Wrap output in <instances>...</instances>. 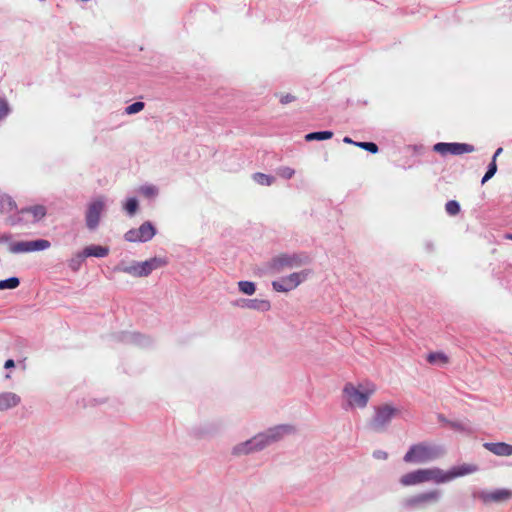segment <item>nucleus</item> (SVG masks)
Masks as SVG:
<instances>
[{"label": "nucleus", "instance_id": "obj_1", "mask_svg": "<svg viewBox=\"0 0 512 512\" xmlns=\"http://www.w3.org/2000/svg\"><path fill=\"white\" fill-rule=\"evenodd\" d=\"M295 428L290 424H280L254 435L252 438L233 446L231 453L235 457L260 452L268 446L280 441L285 435L294 433Z\"/></svg>", "mask_w": 512, "mask_h": 512}, {"label": "nucleus", "instance_id": "obj_2", "mask_svg": "<svg viewBox=\"0 0 512 512\" xmlns=\"http://www.w3.org/2000/svg\"><path fill=\"white\" fill-rule=\"evenodd\" d=\"M446 454L444 446L430 442H420L409 447L403 461L412 464H426L442 458Z\"/></svg>", "mask_w": 512, "mask_h": 512}, {"label": "nucleus", "instance_id": "obj_3", "mask_svg": "<svg viewBox=\"0 0 512 512\" xmlns=\"http://www.w3.org/2000/svg\"><path fill=\"white\" fill-rule=\"evenodd\" d=\"M477 470V466L472 464L453 466L447 471H444L439 467L425 468L426 482L444 484L453 481L456 478L472 474Z\"/></svg>", "mask_w": 512, "mask_h": 512}, {"label": "nucleus", "instance_id": "obj_4", "mask_svg": "<svg viewBox=\"0 0 512 512\" xmlns=\"http://www.w3.org/2000/svg\"><path fill=\"white\" fill-rule=\"evenodd\" d=\"M375 391L376 387L371 382L360 384L359 386L346 383L343 388V394L351 408H365Z\"/></svg>", "mask_w": 512, "mask_h": 512}, {"label": "nucleus", "instance_id": "obj_5", "mask_svg": "<svg viewBox=\"0 0 512 512\" xmlns=\"http://www.w3.org/2000/svg\"><path fill=\"white\" fill-rule=\"evenodd\" d=\"M400 413L399 409L392 404H382L374 407V414L370 419L369 428L377 433L385 432L393 418Z\"/></svg>", "mask_w": 512, "mask_h": 512}, {"label": "nucleus", "instance_id": "obj_6", "mask_svg": "<svg viewBox=\"0 0 512 512\" xmlns=\"http://www.w3.org/2000/svg\"><path fill=\"white\" fill-rule=\"evenodd\" d=\"M440 489H430L424 492L404 498L401 501V507L407 511L425 509L429 505L437 504L442 498Z\"/></svg>", "mask_w": 512, "mask_h": 512}, {"label": "nucleus", "instance_id": "obj_7", "mask_svg": "<svg viewBox=\"0 0 512 512\" xmlns=\"http://www.w3.org/2000/svg\"><path fill=\"white\" fill-rule=\"evenodd\" d=\"M307 260L306 256L299 254H281L271 259L268 268L271 273L279 274L285 269L298 268Z\"/></svg>", "mask_w": 512, "mask_h": 512}, {"label": "nucleus", "instance_id": "obj_8", "mask_svg": "<svg viewBox=\"0 0 512 512\" xmlns=\"http://www.w3.org/2000/svg\"><path fill=\"white\" fill-rule=\"evenodd\" d=\"M104 210L105 199L102 196L93 199L88 204L87 210L85 212V223L88 230L95 231L98 228Z\"/></svg>", "mask_w": 512, "mask_h": 512}, {"label": "nucleus", "instance_id": "obj_9", "mask_svg": "<svg viewBox=\"0 0 512 512\" xmlns=\"http://www.w3.org/2000/svg\"><path fill=\"white\" fill-rule=\"evenodd\" d=\"M309 274L310 271L308 270L291 273L290 275L282 277L279 280L272 281V288L276 292H289L304 282Z\"/></svg>", "mask_w": 512, "mask_h": 512}, {"label": "nucleus", "instance_id": "obj_10", "mask_svg": "<svg viewBox=\"0 0 512 512\" xmlns=\"http://www.w3.org/2000/svg\"><path fill=\"white\" fill-rule=\"evenodd\" d=\"M474 499H479L483 504H492V503H503L512 497V491L509 489H495V490H477L472 494Z\"/></svg>", "mask_w": 512, "mask_h": 512}, {"label": "nucleus", "instance_id": "obj_11", "mask_svg": "<svg viewBox=\"0 0 512 512\" xmlns=\"http://www.w3.org/2000/svg\"><path fill=\"white\" fill-rule=\"evenodd\" d=\"M156 235V228L150 221H145L139 228H132L124 234L128 242H148Z\"/></svg>", "mask_w": 512, "mask_h": 512}, {"label": "nucleus", "instance_id": "obj_12", "mask_svg": "<svg viewBox=\"0 0 512 512\" xmlns=\"http://www.w3.org/2000/svg\"><path fill=\"white\" fill-rule=\"evenodd\" d=\"M51 243L46 239H37L32 241H18L9 244V252L13 254L29 253L43 251L50 248Z\"/></svg>", "mask_w": 512, "mask_h": 512}, {"label": "nucleus", "instance_id": "obj_13", "mask_svg": "<svg viewBox=\"0 0 512 512\" xmlns=\"http://www.w3.org/2000/svg\"><path fill=\"white\" fill-rule=\"evenodd\" d=\"M433 150L442 156L447 154L451 155H462L465 153H471L475 151V147L471 144L467 143H457V142H439L433 146Z\"/></svg>", "mask_w": 512, "mask_h": 512}, {"label": "nucleus", "instance_id": "obj_14", "mask_svg": "<svg viewBox=\"0 0 512 512\" xmlns=\"http://www.w3.org/2000/svg\"><path fill=\"white\" fill-rule=\"evenodd\" d=\"M426 482V471L424 469H418L408 472L402 475L399 479V483L402 486H414Z\"/></svg>", "mask_w": 512, "mask_h": 512}, {"label": "nucleus", "instance_id": "obj_15", "mask_svg": "<svg viewBox=\"0 0 512 512\" xmlns=\"http://www.w3.org/2000/svg\"><path fill=\"white\" fill-rule=\"evenodd\" d=\"M236 304L242 308L257 310L261 312L269 311L271 308L270 302L264 299H241Z\"/></svg>", "mask_w": 512, "mask_h": 512}, {"label": "nucleus", "instance_id": "obj_16", "mask_svg": "<svg viewBox=\"0 0 512 512\" xmlns=\"http://www.w3.org/2000/svg\"><path fill=\"white\" fill-rule=\"evenodd\" d=\"M139 268L142 277L149 276L154 270L166 265V261L162 258L153 257L143 262H139Z\"/></svg>", "mask_w": 512, "mask_h": 512}, {"label": "nucleus", "instance_id": "obj_17", "mask_svg": "<svg viewBox=\"0 0 512 512\" xmlns=\"http://www.w3.org/2000/svg\"><path fill=\"white\" fill-rule=\"evenodd\" d=\"M483 446L490 452L498 456H510L512 455V445L504 442H486Z\"/></svg>", "mask_w": 512, "mask_h": 512}, {"label": "nucleus", "instance_id": "obj_18", "mask_svg": "<svg viewBox=\"0 0 512 512\" xmlns=\"http://www.w3.org/2000/svg\"><path fill=\"white\" fill-rule=\"evenodd\" d=\"M21 401L20 396L13 392L0 393V411L16 407Z\"/></svg>", "mask_w": 512, "mask_h": 512}, {"label": "nucleus", "instance_id": "obj_19", "mask_svg": "<svg viewBox=\"0 0 512 512\" xmlns=\"http://www.w3.org/2000/svg\"><path fill=\"white\" fill-rule=\"evenodd\" d=\"M19 213L20 214H30L33 218L32 221L38 222L46 216L47 210H46V207L43 205H34V206H29V207L21 209L19 211Z\"/></svg>", "mask_w": 512, "mask_h": 512}, {"label": "nucleus", "instance_id": "obj_20", "mask_svg": "<svg viewBox=\"0 0 512 512\" xmlns=\"http://www.w3.org/2000/svg\"><path fill=\"white\" fill-rule=\"evenodd\" d=\"M82 251H83V254H85L86 258H88V257L104 258L110 252L109 247L101 246V245H89V246H86Z\"/></svg>", "mask_w": 512, "mask_h": 512}, {"label": "nucleus", "instance_id": "obj_21", "mask_svg": "<svg viewBox=\"0 0 512 512\" xmlns=\"http://www.w3.org/2000/svg\"><path fill=\"white\" fill-rule=\"evenodd\" d=\"M139 266V262L137 261H133L129 265L121 262L115 267V271L123 272L134 277H142Z\"/></svg>", "mask_w": 512, "mask_h": 512}, {"label": "nucleus", "instance_id": "obj_22", "mask_svg": "<svg viewBox=\"0 0 512 512\" xmlns=\"http://www.w3.org/2000/svg\"><path fill=\"white\" fill-rule=\"evenodd\" d=\"M16 208L15 201L9 195L0 191V214L10 213Z\"/></svg>", "mask_w": 512, "mask_h": 512}, {"label": "nucleus", "instance_id": "obj_23", "mask_svg": "<svg viewBox=\"0 0 512 512\" xmlns=\"http://www.w3.org/2000/svg\"><path fill=\"white\" fill-rule=\"evenodd\" d=\"M85 260L86 256L83 254V251H78L67 261V265L72 272L76 273L80 270Z\"/></svg>", "mask_w": 512, "mask_h": 512}, {"label": "nucleus", "instance_id": "obj_24", "mask_svg": "<svg viewBox=\"0 0 512 512\" xmlns=\"http://www.w3.org/2000/svg\"><path fill=\"white\" fill-rule=\"evenodd\" d=\"M333 137V132L332 131H316V132H311V133H308L305 135V140L310 142V141H314V140H317V141H322V140H328V139H331Z\"/></svg>", "mask_w": 512, "mask_h": 512}, {"label": "nucleus", "instance_id": "obj_25", "mask_svg": "<svg viewBox=\"0 0 512 512\" xmlns=\"http://www.w3.org/2000/svg\"><path fill=\"white\" fill-rule=\"evenodd\" d=\"M252 177L256 183L263 186H270L275 181V178L273 176L261 172L254 173Z\"/></svg>", "mask_w": 512, "mask_h": 512}, {"label": "nucleus", "instance_id": "obj_26", "mask_svg": "<svg viewBox=\"0 0 512 512\" xmlns=\"http://www.w3.org/2000/svg\"><path fill=\"white\" fill-rule=\"evenodd\" d=\"M139 193L146 198H154L158 195L159 189L152 184H145L140 186Z\"/></svg>", "mask_w": 512, "mask_h": 512}, {"label": "nucleus", "instance_id": "obj_27", "mask_svg": "<svg viewBox=\"0 0 512 512\" xmlns=\"http://www.w3.org/2000/svg\"><path fill=\"white\" fill-rule=\"evenodd\" d=\"M427 361L430 364H446L448 362V357L442 352H432L428 354Z\"/></svg>", "mask_w": 512, "mask_h": 512}, {"label": "nucleus", "instance_id": "obj_28", "mask_svg": "<svg viewBox=\"0 0 512 512\" xmlns=\"http://www.w3.org/2000/svg\"><path fill=\"white\" fill-rule=\"evenodd\" d=\"M238 289L240 292L246 295H253L256 291V285L252 281H239Z\"/></svg>", "mask_w": 512, "mask_h": 512}, {"label": "nucleus", "instance_id": "obj_29", "mask_svg": "<svg viewBox=\"0 0 512 512\" xmlns=\"http://www.w3.org/2000/svg\"><path fill=\"white\" fill-rule=\"evenodd\" d=\"M19 284V278L14 276L4 280H0V290L15 289L19 286Z\"/></svg>", "mask_w": 512, "mask_h": 512}, {"label": "nucleus", "instance_id": "obj_30", "mask_svg": "<svg viewBox=\"0 0 512 512\" xmlns=\"http://www.w3.org/2000/svg\"><path fill=\"white\" fill-rule=\"evenodd\" d=\"M123 208L129 216H133L138 209V200L134 197L128 198L124 203Z\"/></svg>", "mask_w": 512, "mask_h": 512}, {"label": "nucleus", "instance_id": "obj_31", "mask_svg": "<svg viewBox=\"0 0 512 512\" xmlns=\"http://www.w3.org/2000/svg\"><path fill=\"white\" fill-rule=\"evenodd\" d=\"M445 210L447 214L455 216L460 212V204L456 200H449L445 204Z\"/></svg>", "mask_w": 512, "mask_h": 512}, {"label": "nucleus", "instance_id": "obj_32", "mask_svg": "<svg viewBox=\"0 0 512 512\" xmlns=\"http://www.w3.org/2000/svg\"><path fill=\"white\" fill-rule=\"evenodd\" d=\"M496 172H497L496 161H491L488 165L485 175L483 176V178L481 180V183L482 184L486 183L488 180H490L495 175Z\"/></svg>", "mask_w": 512, "mask_h": 512}, {"label": "nucleus", "instance_id": "obj_33", "mask_svg": "<svg viewBox=\"0 0 512 512\" xmlns=\"http://www.w3.org/2000/svg\"><path fill=\"white\" fill-rule=\"evenodd\" d=\"M276 173L284 179H291L295 174V170L288 166H281L276 170Z\"/></svg>", "mask_w": 512, "mask_h": 512}, {"label": "nucleus", "instance_id": "obj_34", "mask_svg": "<svg viewBox=\"0 0 512 512\" xmlns=\"http://www.w3.org/2000/svg\"><path fill=\"white\" fill-rule=\"evenodd\" d=\"M131 341L139 346H142V347H146L151 343L149 338H147L144 335L139 334V333H134L131 336Z\"/></svg>", "mask_w": 512, "mask_h": 512}, {"label": "nucleus", "instance_id": "obj_35", "mask_svg": "<svg viewBox=\"0 0 512 512\" xmlns=\"http://www.w3.org/2000/svg\"><path fill=\"white\" fill-rule=\"evenodd\" d=\"M11 112L8 101L0 97V121L4 120Z\"/></svg>", "mask_w": 512, "mask_h": 512}, {"label": "nucleus", "instance_id": "obj_36", "mask_svg": "<svg viewBox=\"0 0 512 512\" xmlns=\"http://www.w3.org/2000/svg\"><path fill=\"white\" fill-rule=\"evenodd\" d=\"M144 106V102L136 101L125 108V113L129 115L138 113L144 109Z\"/></svg>", "mask_w": 512, "mask_h": 512}, {"label": "nucleus", "instance_id": "obj_37", "mask_svg": "<svg viewBox=\"0 0 512 512\" xmlns=\"http://www.w3.org/2000/svg\"><path fill=\"white\" fill-rule=\"evenodd\" d=\"M447 425H449L455 431L470 432L467 424L462 421H447Z\"/></svg>", "mask_w": 512, "mask_h": 512}, {"label": "nucleus", "instance_id": "obj_38", "mask_svg": "<svg viewBox=\"0 0 512 512\" xmlns=\"http://www.w3.org/2000/svg\"><path fill=\"white\" fill-rule=\"evenodd\" d=\"M356 146L372 153V154H375L378 152V146L374 143V142H358V143H355Z\"/></svg>", "mask_w": 512, "mask_h": 512}, {"label": "nucleus", "instance_id": "obj_39", "mask_svg": "<svg viewBox=\"0 0 512 512\" xmlns=\"http://www.w3.org/2000/svg\"><path fill=\"white\" fill-rule=\"evenodd\" d=\"M373 457L379 460H386L388 458V453L383 450H376L373 452Z\"/></svg>", "mask_w": 512, "mask_h": 512}, {"label": "nucleus", "instance_id": "obj_40", "mask_svg": "<svg viewBox=\"0 0 512 512\" xmlns=\"http://www.w3.org/2000/svg\"><path fill=\"white\" fill-rule=\"evenodd\" d=\"M294 100H295V97H294L293 95H291V94L283 95V96H281V98H280V102H281L282 104H288V103H290V102H292V101H294Z\"/></svg>", "mask_w": 512, "mask_h": 512}, {"label": "nucleus", "instance_id": "obj_41", "mask_svg": "<svg viewBox=\"0 0 512 512\" xmlns=\"http://www.w3.org/2000/svg\"><path fill=\"white\" fill-rule=\"evenodd\" d=\"M12 238V235L9 233H4L0 236V243L9 242Z\"/></svg>", "mask_w": 512, "mask_h": 512}, {"label": "nucleus", "instance_id": "obj_42", "mask_svg": "<svg viewBox=\"0 0 512 512\" xmlns=\"http://www.w3.org/2000/svg\"><path fill=\"white\" fill-rule=\"evenodd\" d=\"M14 366H15V362L13 359L6 360V362L4 364L5 369H10V368H13Z\"/></svg>", "mask_w": 512, "mask_h": 512}, {"label": "nucleus", "instance_id": "obj_43", "mask_svg": "<svg viewBox=\"0 0 512 512\" xmlns=\"http://www.w3.org/2000/svg\"><path fill=\"white\" fill-rule=\"evenodd\" d=\"M501 152H502V148H498V149L495 151V153H494V155H493V157H492V161H496V158L501 154Z\"/></svg>", "mask_w": 512, "mask_h": 512}, {"label": "nucleus", "instance_id": "obj_44", "mask_svg": "<svg viewBox=\"0 0 512 512\" xmlns=\"http://www.w3.org/2000/svg\"><path fill=\"white\" fill-rule=\"evenodd\" d=\"M425 247H426V249H427L428 251H432V250H433V248H434V247H433V243H432L431 241H427V242L425 243Z\"/></svg>", "mask_w": 512, "mask_h": 512}, {"label": "nucleus", "instance_id": "obj_45", "mask_svg": "<svg viewBox=\"0 0 512 512\" xmlns=\"http://www.w3.org/2000/svg\"><path fill=\"white\" fill-rule=\"evenodd\" d=\"M343 142H344V143H347V144H354V145H355V143H356V142H355V141H353L350 137H347V136H346V137H344Z\"/></svg>", "mask_w": 512, "mask_h": 512}, {"label": "nucleus", "instance_id": "obj_46", "mask_svg": "<svg viewBox=\"0 0 512 512\" xmlns=\"http://www.w3.org/2000/svg\"><path fill=\"white\" fill-rule=\"evenodd\" d=\"M8 222H9L10 225H16V224H18L19 219L18 218L17 219L16 218H9Z\"/></svg>", "mask_w": 512, "mask_h": 512}, {"label": "nucleus", "instance_id": "obj_47", "mask_svg": "<svg viewBox=\"0 0 512 512\" xmlns=\"http://www.w3.org/2000/svg\"><path fill=\"white\" fill-rule=\"evenodd\" d=\"M438 420H439L440 422H442V423H445V424H447V421H449V420H448V419H446V418H445V416H444V415H442V414H439V415H438Z\"/></svg>", "mask_w": 512, "mask_h": 512}, {"label": "nucleus", "instance_id": "obj_48", "mask_svg": "<svg viewBox=\"0 0 512 512\" xmlns=\"http://www.w3.org/2000/svg\"><path fill=\"white\" fill-rule=\"evenodd\" d=\"M505 237H506L507 239H512V233H507V234L505 235Z\"/></svg>", "mask_w": 512, "mask_h": 512}]
</instances>
